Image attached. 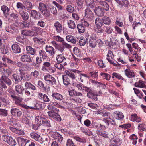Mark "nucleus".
<instances>
[{"label":"nucleus","instance_id":"nucleus-12","mask_svg":"<svg viewBox=\"0 0 146 146\" xmlns=\"http://www.w3.org/2000/svg\"><path fill=\"white\" fill-rule=\"evenodd\" d=\"M46 52L48 53L51 56H54L55 54V50L52 47L46 45L45 48Z\"/></svg>","mask_w":146,"mask_h":146},{"label":"nucleus","instance_id":"nucleus-15","mask_svg":"<svg viewBox=\"0 0 146 146\" xmlns=\"http://www.w3.org/2000/svg\"><path fill=\"white\" fill-rule=\"evenodd\" d=\"M54 28L58 33H61L62 30V24L58 21H56L54 23Z\"/></svg>","mask_w":146,"mask_h":146},{"label":"nucleus","instance_id":"nucleus-38","mask_svg":"<svg viewBox=\"0 0 146 146\" xmlns=\"http://www.w3.org/2000/svg\"><path fill=\"white\" fill-rule=\"evenodd\" d=\"M25 87L31 89L33 90L36 89V87L30 82H26L25 84Z\"/></svg>","mask_w":146,"mask_h":146},{"label":"nucleus","instance_id":"nucleus-47","mask_svg":"<svg viewBox=\"0 0 146 146\" xmlns=\"http://www.w3.org/2000/svg\"><path fill=\"white\" fill-rule=\"evenodd\" d=\"M7 143L10 145L13 146H15L17 144L15 140L11 136L9 139L8 142H7Z\"/></svg>","mask_w":146,"mask_h":146},{"label":"nucleus","instance_id":"nucleus-31","mask_svg":"<svg viewBox=\"0 0 146 146\" xmlns=\"http://www.w3.org/2000/svg\"><path fill=\"white\" fill-rule=\"evenodd\" d=\"M26 49L28 53L31 55H34L36 53V50L30 46H28L26 47Z\"/></svg>","mask_w":146,"mask_h":146},{"label":"nucleus","instance_id":"nucleus-45","mask_svg":"<svg viewBox=\"0 0 146 146\" xmlns=\"http://www.w3.org/2000/svg\"><path fill=\"white\" fill-rule=\"evenodd\" d=\"M47 107V108L48 110H50V111H56L57 112H58L59 111L58 109L54 107L50 103L48 105Z\"/></svg>","mask_w":146,"mask_h":146},{"label":"nucleus","instance_id":"nucleus-56","mask_svg":"<svg viewBox=\"0 0 146 146\" xmlns=\"http://www.w3.org/2000/svg\"><path fill=\"white\" fill-rule=\"evenodd\" d=\"M57 112L53 118V119L56 121L60 122L62 120V119L60 116L58 114Z\"/></svg>","mask_w":146,"mask_h":146},{"label":"nucleus","instance_id":"nucleus-53","mask_svg":"<svg viewBox=\"0 0 146 146\" xmlns=\"http://www.w3.org/2000/svg\"><path fill=\"white\" fill-rule=\"evenodd\" d=\"M8 115V113L7 110L3 109H0V116L6 117Z\"/></svg>","mask_w":146,"mask_h":146},{"label":"nucleus","instance_id":"nucleus-35","mask_svg":"<svg viewBox=\"0 0 146 146\" xmlns=\"http://www.w3.org/2000/svg\"><path fill=\"white\" fill-rule=\"evenodd\" d=\"M38 87L40 88L43 89L44 90L48 91L49 90L50 87H48V88H46L44 86L43 82L41 80H39L38 82Z\"/></svg>","mask_w":146,"mask_h":146},{"label":"nucleus","instance_id":"nucleus-37","mask_svg":"<svg viewBox=\"0 0 146 146\" xmlns=\"http://www.w3.org/2000/svg\"><path fill=\"white\" fill-rule=\"evenodd\" d=\"M134 85L136 87L146 88V85L144 84V82L141 80H139L138 82L135 83Z\"/></svg>","mask_w":146,"mask_h":146},{"label":"nucleus","instance_id":"nucleus-40","mask_svg":"<svg viewBox=\"0 0 146 146\" xmlns=\"http://www.w3.org/2000/svg\"><path fill=\"white\" fill-rule=\"evenodd\" d=\"M74 54L77 57H80L82 56V54L80 50L76 47H75L73 49Z\"/></svg>","mask_w":146,"mask_h":146},{"label":"nucleus","instance_id":"nucleus-60","mask_svg":"<svg viewBox=\"0 0 146 146\" xmlns=\"http://www.w3.org/2000/svg\"><path fill=\"white\" fill-rule=\"evenodd\" d=\"M39 53L40 56H42L43 59H45L47 57V54L44 51L40 50L39 51Z\"/></svg>","mask_w":146,"mask_h":146},{"label":"nucleus","instance_id":"nucleus-33","mask_svg":"<svg viewBox=\"0 0 146 146\" xmlns=\"http://www.w3.org/2000/svg\"><path fill=\"white\" fill-rule=\"evenodd\" d=\"M1 10L4 15L7 17L9 14V9L5 5H3L1 7Z\"/></svg>","mask_w":146,"mask_h":146},{"label":"nucleus","instance_id":"nucleus-36","mask_svg":"<svg viewBox=\"0 0 146 146\" xmlns=\"http://www.w3.org/2000/svg\"><path fill=\"white\" fill-rule=\"evenodd\" d=\"M31 17L34 19H36L38 17V13L35 10H32L30 13Z\"/></svg>","mask_w":146,"mask_h":146},{"label":"nucleus","instance_id":"nucleus-4","mask_svg":"<svg viewBox=\"0 0 146 146\" xmlns=\"http://www.w3.org/2000/svg\"><path fill=\"white\" fill-rule=\"evenodd\" d=\"M31 137L34 139L36 141H38L40 143H43V141H44L43 139L37 133L33 132L30 134Z\"/></svg>","mask_w":146,"mask_h":146},{"label":"nucleus","instance_id":"nucleus-22","mask_svg":"<svg viewBox=\"0 0 146 146\" xmlns=\"http://www.w3.org/2000/svg\"><path fill=\"white\" fill-rule=\"evenodd\" d=\"M20 15L24 21L27 20L29 18V15L27 13L24 11L21 10L19 12Z\"/></svg>","mask_w":146,"mask_h":146},{"label":"nucleus","instance_id":"nucleus-7","mask_svg":"<svg viewBox=\"0 0 146 146\" xmlns=\"http://www.w3.org/2000/svg\"><path fill=\"white\" fill-rule=\"evenodd\" d=\"M94 12L95 14L98 17L103 16L105 13L104 9L99 6H97L95 8Z\"/></svg>","mask_w":146,"mask_h":146},{"label":"nucleus","instance_id":"nucleus-19","mask_svg":"<svg viewBox=\"0 0 146 146\" xmlns=\"http://www.w3.org/2000/svg\"><path fill=\"white\" fill-rule=\"evenodd\" d=\"M9 129L12 132L19 135H24L25 133L24 131L20 129H17L16 128L12 127H9Z\"/></svg>","mask_w":146,"mask_h":146},{"label":"nucleus","instance_id":"nucleus-1","mask_svg":"<svg viewBox=\"0 0 146 146\" xmlns=\"http://www.w3.org/2000/svg\"><path fill=\"white\" fill-rule=\"evenodd\" d=\"M39 10L46 17H48L50 15L49 11L47 9V5L42 2H40L38 7Z\"/></svg>","mask_w":146,"mask_h":146},{"label":"nucleus","instance_id":"nucleus-52","mask_svg":"<svg viewBox=\"0 0 146 146\" xmlns=\"http://www.w3.org/2000/svg\"><path fill=\"white\" fill-rule=\"evenodd\" d=\"M74 139L76 141L83 143H86V139L84 138H81L77 136H74Z\"/></svg>","mask_w":146,"mask_h":146},{"label":"nucleus","instance_id":"nucleus-20","mask_svg":"<svg viewBox=\"0 0 146 146\" xmlns=\"http://www.w3.org/2000/svg\"><path fill=\"white\" fill-rule=\"evenodd\" d=\"M15 81V84H18L23 79L22 75L17 74H14L12 75Z\"/></svg>","mask_w":146,"mask_h":146},{"label":"nucleus","instance_id":"nucleus-17","mask_svg":"<svg viewBox=\"0 0 146 146\" xmlns=\"http://www.w3.org/2000/svg\"><path fill=\"white\" fill-rule=\"evenodd\" d=\"M51 96L53 99L59 101H62L64 99L63 96L59 93L53 92Z\"/></svg>","mask_w":146,"mask_h":146},{"label":"nucleus","instance_id":"nucleus-14","mask_svg":"<svg viewBox=\"0 0 146 146\" xmlns=\"http://www.w3.org/2000/svg\"><path fill=\"white\" fill-rule=\"evenodd\" d=\"M16 64L17 66L19 68L20 73H21L22 71L26 70H27V65L23 64L21 62H18Z\"/></svg>","mask_w":146,"mask_h":146},{"label":"nucleus","instance_id":"nucleus-55","mask_svg":"<svg viewBox=\"0 0 146 146\" xmlns=\"http://www.w3.org/2000/svg\"><path fill=\"white\" fill-rule=\"evenodd\" d=\"M61 63L57 62L54 64V66L58 70H61L62 69H64V67L61 64Z\"/></svg>","mask_w":146,"mask_h":146},{"label":"nucleus","instance_id":"nucleus-8","mask_svg":"<svg viewBox=\"0 0 146 146\" xmlns=\"http://www.w3.org/2000/svg\"><path fill=\"white\" fill-rule=\"evenodd\" d=\"M10 112L12 115L17 117H20L22 114L21 111L16 108H11V109Z\"/></svg>","mask_w":146,"mask_h":146},{"label":"nucleus","instance_id":"nucleus-13","mask_svg":"<svg viewBox=\"0 0 146 146\" xmlns=\"http://www.w3.org/2000/svg\"><path fill=\"white\" fill-rule=\"evenodd\" d=\"M2 60L4 62H7V64L10 66H12L16 64V62L13 61L9 58L3 56L2 58Z\"/></svg>","mask_w":146,"mask_h":146},{"label":"nucleus","instance_id":"nucleus-54","mask_svg":"<svg viewBox=\"0 0 146 146\" xmlns=\"http://www.w3.org/2000/svg\"><path fill=\"white\" fill-rule=\"evenodd\" d=\"M120 141V138L119 137L115 136L112 139V141L115 144H117L119 143Z\"/></svg>","mask_w":146,"mask_h":146},{"label":"nucleus","instance_id":"nucleus-29","mask_svg":"<svg viewBox=\"0 0 146 146\" xmlns=\"http://www.w3.org/2000/svg\"><path fill=\"white\" fill-rule=\"evenodd\" d=\"M62 80L63 84L66 86H68L70 83L69 78L66 75H62Z\"/></svg>","mask_w":146,"mask_h":146},{"label":"nucleus","instance_id":"nucleus-63","mask_svg":"<svg viewBox=\"0 0 146 146\" xmlns=\"http://www.w3.org/2000/svg\"><path fill=\"white\" fill-rule=\"evenodd\" d=\"M32 78L30 74H27L24 76V80L26 81H29L31 80Z\"/></svg>","mask_w":146,"mask_h":146},{"label":"nucleus","instance_id":"nucleus-59","mask_svg":"<svg viewBox=\"0 0 146 146\" xmlns=\"http://www.w3.org/2000/svg\"><path fill=\"white\" fill-rule=\"evenodd\" d=\"M96 45V41H89V46L92 48H94Z\"/></svg>","mask_w":146,"mask_h":146},{"label":"nucleus","instance_id":"nucleus-62","mask_svg":"<svg viewBox=\"0 0 146 146\" xmlns=\"http://www.w3.org/2000/svg\"><path fill=\"white\" fill-rule=\"evenodd\" d=\"M56 49L58 51H60L62 54L63 53V52L64 50V47L61 45L58 44V46H56Z\"/></svg>","mask_w":146,"mask_h":146},{"label":"nucleus","instance_id":"nucleus-42","mask_svg":"<svg viewBox=\"0 0 146 146\" xmlns=\"http://www.w3.org/2000/svg\"><path fill=\"white\" fill-rule=\"evenodd\" d=\"M66 75L68 76L72 80H75L76 79V76L74 73L71 71L66 70Z\"/></svg>","mask_w":146,"mask_h":146},{"label":"nucleus","instance_id":"nucleus-64","mask_svg":"<svg viewBox=\"0 0 146 146\" xmlns=\"http://www.w3.org/2000/svg\"><path fill=\"white\" fill-rule=\"evenodd\" d=\"M66 145V146H75L72 140L69 139L67 140Z\"/></svg>","mask_w":146,"mask_h":146},{"label":"nucleus","instance_id":"nucleus-43","mask_svg":"<svg viewBox=\"0 0 146 146\" xmlns=\"http://www.w3.org/2000/svg\"><path fill=\"white\" fill-rule=\"evenodd\" d=\"M33 7L32 4L29 1H27L25 3V9L28 10H31Z\"/></svg>","mask_w":146,"mask_h":146},{"label":"nucleus","instance_id":"nucleus-26","mask_svg":"<svg viewBox=\"0 0 146 146\" xmlns=\"http://www.w3.org/2000/svg\"><path fill=\"white\" fill-rule=\"evenodd\" d=\"M17 141L21 146H25L29 143L28 140L20 137L18 138Z\"/></svg>","mask_w":146,"mask_h":146},{"label":"nucleus","instance_id":"nucleus-28","mask_svg":"<svg viewBox=\"0 0 146 146\" xmlns=\"http://www.w3.org/2000/svg\"><path fill=\"white\" fill-rule=\"evenodd\" d=\"M96 131L98 135L101 136L105 138H108L109 137L108 133L106 131L98 130H96Z\"/></svg>","mask_w":146,"mask_h":146},{"label":"nucleus","instance_id":"nucleus-5","mask_svg":"<svg viewBox=\"0 0 146 146\" xmlns=\"http://www.w3.org/2000/svg\"><path fill=\"white\" fill-rule=\"evenodd\" d=\"M21 33L25 36H34L36 35V33L30 30H23L21 31Z\"/></svg>","mask_w":146,"mask_h":146},{"label":"nucleus","instance_id":"nucleus-30","mask_svg":"<svg viewBox=\"0 0 146 146\" xmlns=\"http://www.w3.org/2000/svg\"><path fill=\"white\" fill-rule=\"evenodd\" d=\"M66 38L68 42H71L74 44H76V38L71 35H67L66 37Z\"/></svg>","mask_w":146,"mask_h":146},{"label":"nucleus","instance_id":"nucleus-3","mask_svg":"<svg viewBox=\"0 0 146 146\" xmlns=\"http://www.w3.org/2000/svg\"><path fill=\"white\" fill-rule=\"evenodd\" d=\"M85 18L88 20L91 21L94 18V14L91 10L89 8H86L85 11Z\"/></svg>","mask_w":146,"mask_h":146},{"label":"nucleus","instance_id":"nucleus-50","mask_svg":"<svg viewBox=\"0 0 146 146\" xmlns=\"http://www.w3.org/2000/svg\"><path fill=\"white\" fill-rule=\"evenodd\" d=\"M100 4L102 5L103 7V9L104 8L106 11H107L109 10V6L107 3L105 1H101L100 2Z\"/></svg>","mask_w":146,"mask_h":146},{"label":"nucleus","instance_id":"nucleus-48","mask_svg":"<svg viewBox=\"0 0 146 146\" xmlns=\"http://www.w3.org/2000/svg\"><path fill=\"white\" fill-rule=\"evenodd\" d=\"M39 75V72L37 70H35L34 71L32 72L30 74V75L32 78H38Z\"/></svg>","mask_w":146,"mask_h":146},{"label":"nucleus","instance_id":"nucleus-21","mask_svg":"<svg viewBox=\"0 0 146 146\" xmlns=\"http://www.w3.org/2000/svg\"><path fill=\"white\" fill-rule=\"evenodd\" d=\"M11 48L13 52L15 53H19L21 52V49L19 46L17 44H13Z\"/></svg>","mask_w":146,"mask_h":146},{"label":"nucleus","instance_id":"nucleus-10","mask_svg":"<svg viewBox=\"0 0 146 146\" xmlns=\"http://www.w3.org/2000/svg\"><path fill=\"white\" fill-rule=\"evenodd\" d=\"M20 60L23 62L28 63L32 62V60L30 56L27 54H24L22 55L20 58Z\"/></svg>","mask_w":146,"mask_h":146},{"label":"nucleus","instance_id":"nucleus-51","mask_svg":"<svg viewBox=\"0 0 146 146\" xmlns=\"http://www.w3.org/2000/svg\"><path fill=\"white\" fill-rule=\"evenodd\" d=\"M95 23L96 27L102 26L103 25L100 19L99 18H97L95 20Z\"/></svg>","mask_w":146,"mask_h":146},{"label":"nucleus","instance_id":"nucleus-58","mask_svg":"<svg viewBox=\"0 0 146 146\" xmlns=\"http://www.w3.org/2000/svg\"><path fill=\"white\" fill-rule=\"evenodd\" d=\"M112 75L114 76L117 78L119 79L122 80H125V79L123 78L120 74L119 73L116 72H113L112 73Z\"/></svg>","mask_w":146,"mask_h":146},{"label":"nucleus","instance_id":"nucleus-2","mask_svg":"<svg viewBox=\"0 0 146 146\" xmlns=\"http://www.w3.org/2000/svg\"><path fill=\"white\" fill-rule=\"evenodd\" d=\"M44 79L46 84L48 85H55L57 83L55 78L50 74L45 75Z\"/></svg>","mask_w":146,"mask_h":146},{"label":"nucleus","instance_id":"nucleus-27","mask_svg":"<svg viewBox=\"0 0 146 146\" xmlns=\"http://www.w3.org/2000/svg\"><path fill=\"white\" fill-rule=\"evenodd\" d=\"M56 58L57 62L58 63H62L66 60L65 56L61 54L57 55Z\"/></svg>","mask_w":146,"mask_h":146},{"label":"nucleus","instance_id":"nucleus-32","mask_svg":"<svg viewBox=\"0 0 146 146\" xmlns=\"http://www.w3.org/2000/svg\"><path fill=\"white\" fill-rule=\"evenodd\" d=\"M15 89L17 94H23V92L24 90V88L19 84L15 86Z\"/></svg>","mask_w":146,"mask_h":146},{"label":"nucleus","instance_id":"nucleus-23","mask_svg":"<svg viewBox=\"0 0 146 146\" xmlns=\"http://www.w3.org/2000/svg\"><path fill=\"white\" fill-rule=\"evenodd\" d=\"M114 115L116 119L118 120H121L124 117L123 114L119 111H116L114 112Z\"/></svg>","mask_w":146,"mask_h":146},{"label":"nucleus","instance_id":"nucleus-6","mask_svg":"<svg viewBox=\"0 0 146 146\" xmlns=\"http://www.w3.org/2000/svg\"><path fill=\"white\" fill-rule=\"evenodd\" d=\"M0 73L2 75L1 76H9L11 75L12 70L9 68L5 69L4 67L0 68Z\"/></svg>","mask_w":146,"mask_h":146},{"label":"nucleus","instance_id":"nucleus-46","mask_svg":"<svg viewBox=\"0 0 146 146\" xmlns=\"http://www.w3.org/2000/svg\"><path fill=\"white\" fill-rule=\"evenodd\" d=\"M100 75L102 77L107 80H109L111 77L110 75L108 74L101 72L100 74Z\"/></svg>","mask_w":146,"mask_h":146},{"label":"nucleus","instance_id":"nucleus-9","mask_svg":"<svg viewBox=\"0 0 146 146\" xmlns=\"http://www.w3.org/2000/svg\"><path fill=\"white\" fill-rule=\"evenodd\" d=\"M51 136L52 138L54 139L55 141H58L60 142H61L63 139L62 136L59 133L56 132L53 133L52 134Z\"/></svg>","mask_w":146,"mask_h":146},{"label":"nucleus","instance_id":"nucleus-44","mask_svg":"<svg viewBox=\"0 0 146 146\" xmlns=\"http://www.w3.org/2000/svg\"><path fill=\"white\" fill-rule=\"evenodd\" d=\"M77 28L80 33H83L85 30V27L82 24H78L77 25Z\"/></svg>","mask_w":146,"mask_h":146},{"label":"nucleus","instance_id":"nucleus-39","mask_svg":"<svg viewBox=\"0 0 146 146\" xmlns=\"http://www.w3.org/2000/svg\"><path fill=\"white\" fill-rule=\"evenodd\" d=\"M85 1L87 6L90 7L92 9L94 7L95 4L93 0H85Z\"/></svg>","mask_w":146,"mask_h":146},{"label":"nucleus","instance_id":"nucleus-49","mask_svg":"<svg viewBox=\"0 0 146 146\" xmlns=\"http://www.w3.org/2000/svg\"><path fill=\"white\" fill-rule=\"evenodd\" d=\"M90 75V77L94 79L98 78V72L96 71L91 72L89 73Z\"/></svg>","mask_w":146,"mask_h":146},{"label":"nucleus","instance_id":"nucleus-41","mask_svg":"<svg viewBox=\"0 0 146 146\" xmlns=\"http://www.w3.org/2000/svg\"><path fill=\"white\" fill-rule=\"evenodd\" d=\"M68 27L71 29H74L76 27V25L74 22L71 20L68 21Z\"/></svg>","mask_w":146,"mask_h":146},{"label":"nucleus","instance_id":"nucleus-16","mask_svg":"<svg viewBox=\"0 0 146 146\" xmlns=\"http://www.w3.org/2000/svg\"><path fill=\"white\" fill-rule=\"evenodd\" d=\"M124 72L125 75L129 78H132L135 77V74L133 70L127 69Z\"/></svg>","mask_w":146,"mask_h":146},{"label":"nucleus","instance_id":"nucleus-18","mask_svg":"<svg viewBox=\"0 0 146 146\" xmlns=\"http://www.w3.org/2000/svg\"><path fill=\"white\" fill-rule=\"evenodd\" d=\"M80 131L85 135L88 136L92 135L93 133L89 129L85 127H82L80 128Z\"/></svg>","mask_w":146,"mask_h":146},{"label":"nucleus","instance_id":"nucleus-11","mask_svg":"<svg viewBox=\"0 0 146 146\" xmlns=\"http://www.w3.org/2000/svg\"><path fill=\"white\" fill-rule=\"evenodd\" d=\"M39 124L40 126L41 125H42L45 126H48L49 127L51 126L50 121L42 116V117Z\"/></svg>","mask_w":146,"mask_h":146},{"label":"nucleus","instance_id":"nucleus-25","mask_svg":"<svg viewBox=\"0 0 146 146\" xmlns=\"http://www.w3.org/2000/svg\"><path fill=\"white\" fill-rule=\"evenodd\" d=\"M130 120L133 122L136 121L137 123H139L141 121V118L135 114L131 115Z\"/></svg>","mask_w":146,"mask_h":146},{"label":"nucleus","instance_id":"nucleus-61","mask_svg":"<svg viewBox=\"0 0 146 146\" xmlns=\"http://www.w3.org/2000/svg\"><path fill=\"white\" fill-rule=\"evenodd\" d=\"M53 38L54 40L56 41L57 42H63L64 41V39H63V38L59 36H53Z\"/></svg>","mask_w":146,"mask_h":146},{"label":"nucleus","instance_id":"nucleus-34","mask_svg":"<svg viewBox=\"0 0 146 146\" xmlns=\"http://www.w3.org/2000/svg\"><path fill=\"white\" fill-rule=\"evenodd\" d=\"M102 20L103 23L106 25H110L111 22V18L106 16L103 17L102 18Z\"/></svg>","mask_w":146,"mask_h":146},{"label":"nucleus","instance_id":"nucleus-57","mask_svg":"<svg viewBox=\"0 0 146 146\" xmlns=\"http://www.w3.org/2000/svg\"><path fill=\"white\" fill-rule=\"evenodd\" d=\"M34 107L35 110H38L40 108H41L42 107V106L40 102H36L34 104Z\"/></svg>","mask_w":146,"mask_h":146},{"label":"nucleus","instance_id":"nucleus-24","mask_svg":"<svg viewBox=\"0 0 146 146\" xmlns=\"http://www.w3.org/2000/svg\"><path fill=\"white\" fill-rule=\"evenodd\" d=\"M2 80L7 85L10 86L12 84V82L11 80L8 78V76H1Z\"/></svg>","mask_w":146,"mask_h":146}]
</instances>
